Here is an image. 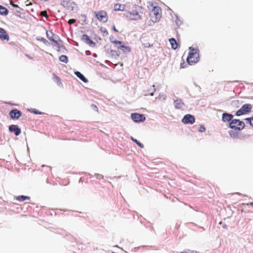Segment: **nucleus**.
Here are the masks:
<instances>
[{
  "mask_svg": "<svg viewBox=\"0 0 253 253\" xmlns=\"http://www.w3.org/2000/svg\"><path fill=\"white\" fill-rule=\"evenodd\" d=\"M94 108H96L97 109V111H98L97 107L96 105H94Z\"/></svg>",
  "mask_w": 253,
  "mask_h": 253,
  "instance_id": "nucleus-38",
  "label": "nucleus"
},
{
  "mask_svg": "<svg viewBox=\"0 0 253 253\" xmlns=\"http://www.w3.org/2000/svg\"><path fill=\"white\" fill-rule=\"evenodd\" d=\"M59 60L61 62L66 63L68 62V57L66 55H62L60 56Z\"/></svg>",
  "mask_w": 253,
  "mask_h": 253,
  "instance_id": "nucleus-24",
  "label": "nucleus"
},
{
  "mask_svg": "<svg viewBox=\"0 0 253 253\" xmlns=\"http://www.w3.org/2000/svg\"><path fill=\"white\" fill-rule=\"evenodd\" d=\"M150 46V44H149V45H145V47H149V46Z\"/></svg>",
  "mask_w": 253,
  "mask_h": 253,
  "instance_id": "nucleus-40",
  "label": "nucleus"
},
{
  "mask_svg": "<svg viewBox=\"0 0 253 253\" xmlns=\"http://www.w3.org/2000/svg\"><path fill=\"white\" fill-rule=\"evenodd\" d=\"M38 40L44 43H45L46 44H48V41L46 39H45L43 38H42L41 39H38Z\"/></svg>",
  "mask_w": 253,
  "mask_h": 253,
  "instance_id": "nucleus-28",
  "label": "nucleus"
},
{
  "mask_svg": "<svg viewBox=\"0 0 253 253\" xmlns=\"http://www.w3.org/2000/svg\"><path fill=\"white\" fill-rule=\"evenodd\" d=\"M233 115L227 113H224L222 116V120L224 122H231L233 120Z\"/></svg>",
  "mask_w": 253,
  "mask_h": 253,
  "instance_id": "nucleus-13",
  "label": "nucleus"
},
{
  "mask_svg": "<svg viewBox=\"0 0 253 253\" xmlns=\"http://www.w3.org/2000/svg\"><path fill=\"white\" fill-rule=\"evenodd\" d=\"M252 106L250 104H246L242 106L236 113V115L240 116L244 114H247L251 112Z\"/></svg>",
  "mask_w": 253,
  "mask_h": 253,
  "instance_id": "nucleus-5",
  "label": "nucleus"
},
{
  "mask_svg": "<svg viewBox=\"0 0 253 253\" xmlns=\"http://www.w3.org/2000/svg\"><path fill=\"white\" fill-rule=\"evenodd\" d=\"M46 35L47 38L51 41L54 42L55 44L57 45V47L59 48L60 46V43L61 42V41L59 40L58 41L56 39L58 38V37L56 35H55L52 32L50 31L48 32V31H46Z\"/></svg>",
  "mask_w": 253,
  "mask_h": 253,
  "instance_id": "nucleus-8",
  "label": "nucleus"
},
{
  "mask_svg": "<svg viewBox=\"0 0 253 253\" xmlns=\"http://www.w3.org/2000/svg\"><path fill=\"white\" fill-rule=\"evenodd\" d=\"M30 197L23 195L18 196L16 197V199L20 202L24 201L27 200H30Z\"/></svg>",
  "mask_w": 253,
  "mask_h": 253,
  "instance_id": "nucleus-22",
  "label": "nucleus"
},
{
  "mask_svg": "<svg viewBox=\"0 0 253 253\" xmlns=\"http://www.w3.org/2000/svg\"><path fill=\"white\" fill-rule=\"evenodd\" d=\"M151 20L154 22H158L161 18V9L159 6H153L150 11Z\"/></svg>",
  "mask_w": 253,
  "mask_h": 253,
  "instance_id": "nucleus-3",
  "label": "nucleus"
},
{
  "mask_svg": "<svg viewBox=\"0 0 253 253\" xmlns=\"http://www.w3.org/2000/svg\"><path fill=\"white\" fill-rule=\"evenodd\" d=\"M133 141L135 142L140 148H143L144 145L143 144L141 143L140 142L137 141L136 139L131 138Z\"/></svg>",
  "mask_w": 253,
  "mask_h": 253,
  "instance_id": "nucleus-27",
  "label": "nucleus"
},
{
  "mask_svg": "<svg viewBox=\"0 0 253 253\" xmlns=\"http://www.w3.org/2000/svg\"><path fill=\"white\" fill-rule=\"evenodd\" d=\"M113 43H114L115 45L119 44L121 45L122 44V42L119 41H114L112 42Z\"/></svg>",
  "mask_w": 253,
  "mask_h": 253,
  "instance_id": "nucleus-30",
  "label": "nucleus"
},
{
  "mask_svg": "<svg viewBox=\"0 0 253 253\" xmlns=\"http://www.w3.org/2000/svg\"><path fill=\"white\" fill-rule=\"evenodd\" d=\"M9 115L12 119L17 120L22 116V113L18 109H14L10 111Z\"/></svg>",
  "mask_w": 253,
  "mask_h": 253,
  "instance_id": "nucleus-11",
  "label": "nucleus"
},
{
  "mask_svg": "<svg viewBox=\"0 0 253 253\" xmlns=\"http://www.w3.org/2000/svg\"><path fill=\"white\" fill-rule=\"evenodd\" d=\"M10 4L14 7H18V5L17 4H15L13 3L12 1H10Z\"/></svg>",
  "mask_w": 253,
  "mask_h": 253,
  "instance_id": "nucleus-35",
  "label": "nucleus"
},
{
  "mask_svg": "<svg viewBox=\"0 0 253 253\" xmlns=\"http://www.w3.org/2000/svg\"><path fill=\"white\" fill-rule=\"evenodd\" d=\"M174 105L176 108L182 109L184 106V103L181 100L177 99L174 101Z\"/></svg>",
  "mask_w": 253,
  "mask_h": 253,
  "instance_id": "nucleus-17",
  "label": "nucleus"
},
{
  "mask_svg": "<svg viewBox=\"0 0 253 253\" xmlns=\"http://www.w3.org/2000/svg\"><path fill=\"white\" fill-rule=\"evenodd\" d=\"M245 120L248 123H249L251 126H253V117L251 118H246Z\"/></svg>",
  "mask_w": 253,
  "mask_h": 253,
  "instance_id": "nucleus-26",
  "label": "nucleus"
},
{
  "mask_svg": "<svg viewBox=\"0 0 253 253\" xmlns=\"http://www.w3.org/2000/svg\"><path fill=\"white\" fill-rule=\"evenodd\" d=\"M131 118L133 121L136 123L143 122L145 120L144 115L136 113H132L131 114Z\"/></svg>",
  "mask_w": 253,
  "mask_h": 253,
  "instance_id": "nucleus-9",
  "label": "nucleus"
},
{
  "mask_svg": "<svg viewBox=\"0 0 253 253\" xmlns=\"http://www.w3.org/2000/svg\"><path fill=\"white\" fill-rule=\"evenodd\" d=\"M195 122V119L193 115L190 114L185 115L182 120V122L184 124H193Z\"/></svg>",
  "mask_w": 253,
  "mask_h": 253,
  "instance_id": "nucleus-10",
  "label": "nucleus"
},
{
  "mask_svg": "<svg viewBox=\"0 0 253 253\" xmlns=\"http://www.w3.org/2000/svg\"><path fill=\"white\" fill-rule=\"evenodd\" d=\"M53 78L54 81L58 84H61L60 78L55 74L53 75Z\"/></svg>",
  "mask_w": 253,
  "mask_h": 253,
  "instance_id": "nucleus-25",
  "label": "nucleus"
},
{
  "mask_svg": "<svg viewBox=\"0 0 253 253\" xmlns=\"http://www.w3.org/2000/svg\"><path fill=\"white\" fill-rule=\"evenodd\" d=\"M9 130L11 132H13L16 136L19 135L21 132V129L17 125H14L9 126Z\"/></svg>",
  "mask_w": 253,
  "mask_h": 253,
  "instance_id": "nucleus-12",
  "label": "nucleus"
},
{
  "mask_svg": "<svg viewBox=\"0 0 253 253\" xmlns=\"http://www.w3.org/2000/svg\"><path fill=\"white\" fill-rule=\"evenodd\" d=\"M125 15L128 20H140L144 16V9L141 6L133 5Z\"/></svg>",
  "mask_w": 253,
  "mask_h": 253,
  "instance_id": "nucleus-1",
  "label": "nucleus"
},
{
  "mask_svg": "<svg viewBox=\"0 0 253 253\" xmlns=\"http://www.w3.org/2000/svg\"><path fill=\"white\" fill-rule=\"evenodd\" d=\"M82 40L89 45L95 44V43L89 38V37L85 34L82 37Z\"/></svg>",
  "mask_w": 253,
  "mask_h": 253,
  "instance_id": "nucleus-14",
  "label": "nucleus"
},
{
  "mask_svg": "<svg viewBox=\"0 0 253 253\" xmlns=\"http://www.w3.org/2000/svg\"><path fill=\"white\" fill-rule=\"evenodd\" d=\"M41 15L42 16H45V17H47V12L46 11H42L41 12Z\"/></svg>",
  "mask_w": 253,
  "mask_h": 253,
  "instance_id": "nucleus-33",
  "label": "nucleus"
},
{
  "mask_svg": "<svg viewBox=\"0 0 253 253\" xmlns=\"http://www.w3.org/2000/svg\"><path fill=\"white\" fill-rule=\"evenodd\" d=\"M104 33H106V34H108V32L107 31L104 32Z\"/></svg>",
  "mask_w": 253,
  "mask_h": 253,
  "instance_id": "nucleus-42",
  "label": "nucleus"
},
{
  "mask_svg": "<svg viewBox=\"0 0 253 253\" xmlns=\"http://www.w3.org/2000/svg\"><path fill=\"white\" fill-rule=\"evenodd\" d=\"M115 11H124L125 10V5L120 3H116L114 7Z\"/></svg>",
  "mask_w": 253,
  "mask_h": 253,
  "instance_id": "nucleus-16",
  "label": "nucleus"
},
{
  "mask_svg": "<svg viewBox=\"0 0 253 253\" xmlns=\"http://www.w3.org/2000/svg\"><path fill=\"white\" fill-rule=\"evenodd\" d=\"M230 128L237 130H241L245 127V123L238 119H233L229 124Z\"/></svg>",
  "mask_w": 253,
  "mask_h": 253,
  "instance_id": "nucleus-4",
  "label": "nucleus"
},
{
  "mask_svg": "<svg viewBox=\"0 0 253 253\" xmlns=\"http://www.w3.org/2000/svg\"><path fill=\"white\" fill-rule=\"evenodd\" d=\"M171 47L173 49H176L178 47V43L175 39L171 38L169 40Z\"/></svg>",
  "mask_w": 253,
  "mask_h": 253,
  "instance_id": "nucleus-18",
  "label": "nucleus"
},
{
  "mask_svg": "<svg viewBox=\"0 0 253 253\" xmlns=\"http://www.w3.org/2000/svg\"><path fill=\"white\" fill-rule=\"evenodd\" d=\"M118 48L122 50L125 52H129L131 51V48L129 46L121 45L118 47Z\"/></svg>",
  "mask_w": 253,
  "mask_h": 253,
  "instance_id": "nucleus-21",
  "label": "nucleus"
},
{
  "mask_svg": "<svg viewBox=\"0 0 253 253\" xmlns=\"http://www.w3.org/2000/svg\"><path fill=\"white\" fill-rule=\"evenodd\" d=\"M155 90L156 88L155 85H153L151 86L149 89L148 90V94L150 95L151 96L153 95Z\"/></svg>",
  "mask_w": 253,
  "mask_h": 253,
  "instance_id": "nucleus-23",
  "label": "nucleus"
},
{
  "mask_svg": "<svg viewBox=\"0 0 253 253\" xmlns=\"http://www.w3.org/2000/svg\"><path fill=\"white\" fill-rule=\"evenodd\" d=\"M247 205L248 206H253V202H251V203H248L247 204Z\"/></svg>",
  "mask_w": 253,
  "mask_h": 253,
  "instance_id": "nucleus-37",
  "label": "nucleus"
},
{
  "mask_svg": "<svg viewBox=\"0 0 253 253\" xmlns=\"http://www.w3.org/2000/svg\"><path fill=\"white\" fill-rule=\"evenodd\" d=\"M199 130L200 132H204L206 131V128L205 127V126H201L199 128Z\"/></svg>",
  "mask_w": 253,
  "mask_h": 253,
  "instance_id": "nucleus-29",
  "label": "nucleus"
},
{
  "mask_svg": "<svg viewBox=\"0 0 253 253\" xmlns=\"http://www.w3.org/2000/svg\"><path fill=\"white\" fill-rule=\"evenodd\" d=\"M93 13L96 18L99 21L103 22H106L107 21L108 17L106 11L104 10H101L97 12H94Z\"/></svg>",
  "mask_w": 253,
  "mask_h": 253,
  "instance_id": "nucleus-6",
  "label": "nucleus"
},
{
  "mask_svg": "<svg viewBox=\"0 0 253 253\" xmlns=\"http://www.w3.org/2000/svg\"><path fill=\"white\" fill-rule=\"evenodd\" d=\"M75 74L84 83H86L88 82L87 79L85 78L84 76L80 72L77 71L75 73Z\"/></svg>",
  "mask_w": 253,
  "mask_h": 253,
  "instance_id": "nucleus-19",
  "label": "nucleus"
},
{
  "mask_svg": "<svg viewBox=\"0 0 253 253\" xmlns=\"http://www.w3.org/2000/svg\"><path fill=\"white\" fill-rule=\"evenodd\" d=\"M94 108H96L97 109V111H98L97 107L96 105H94Z\"/></svg>",
  "mask_w": 253,
  "mask_h": 253,
  "instance_id": "nucleus-39",
  "label": "nucleus"
},
{
  "mask_svg": "<svg viewBox=\"0 0 253 253\" xmlns=\"http://www.w3.org/2000/svg\"><path fill=\"white\" fill-rule=\"evenodd\" d=\"M0 39L2 40H9V36L7 34L6 31L3 28H0Z\"/></svg>",
  "mask_w": 253,
  "mask_h": 253,
  "instance_id": "nucleus-15",
  "label": "nucleus"
},
{
  "mask_svg": "<svg viewBox=\"0 0 253 253\" xmlns=\"http://www.w3.org/2000/svg\"><path fill=\"white\" fill-rule=\"evenodd\" d=\"M112 29L115 32H118V30L116 28L114 25L112 26Z\"/></svg>",
  "mask_w": 253,
  "mask_h": 253,
  "instance_id": "nucleus-36",
  "label": "nucleus"
},
{
  "mask_svg": "<svg viewBox=\"0 0 253 253\" xmlns=\"http://www.w3.org/2000/svg\"><path fill=\"white\" fill-rule=\"evenodd\" d=\"M184 64H185L184 61L183 60V63H180V67H181V68H184L185 67Z\"/></svg>",
  "mask_w": 253,
  "mask_h": 253,
  "instance_id": "nucleus-34",
  "label": "nucleus"
},
{
  "mask_svg": "<svg viewBox=\"0 0 253 253\" xmlns=\"http://www.w3.org/2000/svg\"><path fill=\"white\" fill-rule=\"evenodd\" d=\"M61 5L67 10L73 11L76 6V3L71 0H63L61 1Z\"/></svg>",
  "mask_w": 253,
  "mask_h": 253,
  "instance_id": "nucleus-7",
  "label": "nucleus"
},
{
  "mask_svg": "<svg viewBox=\"0 0 253 253\" xmlns=\"http://www.w3.org/2000/svg\"><path fill=\"white\" fill-rule=\"evenodd\" d=\"M187 61L189 65H192L197 63L199 60V54L198 50L189 48V52L187 57Z\"/></svg>",
  "mask_w": 253,
  "mask_h": 253,
  "instance_id": "nucleus-2",
  "label": "nucleus"
},
{
  "mask_svg": "<svg viewBox=\"0 0 253 253\" xmlns=\"http://www.w3.org/2000/svg\"><path fill=\"white\" fill-rule=\"evenodd\" d=\"M180 253H198L197 251H190L188 250V252H181Z\"/></svg>",
  "mask_w": 253,
  "mask_h": 253,
  "instance_id": "nucleus-32",
  "label": "nucleus"
},
{
  "mask_svg": "<svg viewBox=\"0 0 253 253\" xmlns=\"http://www.w3.org/2000/svg\"><path fill=\"white\" fill-rule=\"evenodd\" d=\"M8 13V9L5 7L0 5V14L7 15Z\"/></svg>",
  "mask_w": 253,
  "mask_h": 253,
  "instance_id": "nucleus-20",
  "label": "nucleus"
},
{
  "mask_svg": "<svg viewBox=\"0 0 253 253\" xmlns=\"http://www.w3.org/2000/svg\"><path fill=\"white\" fill-rule=\"evenodd\" d=\"M104 33H106V34H108V32L107 31L104 32Z\"/></svg>",
  "mask_w": 253,
  "mask_h": 253,
  "instance_id": "nucleus-41",
  "label": "nucleus"
},
{
  "mask_svg": "<svg viewBox=\"0 0 253 253\" xmlns=\"http://www.w3.org/2000/svg\"><path fill=\"white\" fill-rule=\"evenodd\" d=\"M76 22V20L74 19H70L68 23L69 24L71 25L72 24H74Z\"/></svg>",
  "mask_w": 253,
  "mask_h": 253,
  "instance_id": "nucleus-31",
  "label": "nucleus"
}]
</instances>
